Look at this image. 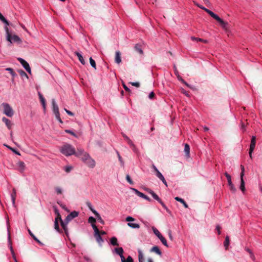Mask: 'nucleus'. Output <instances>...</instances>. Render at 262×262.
Wrapping results in <instances>:
<instances>
[{"instance_id": "1", "label": "nucleus", "mask_w": 262, "mask_h": 262, "mask_svg": "<svg viewBox=\"0 0 262 262\" xmlns=\"http://www.w3.org/2000/svg\"><path fill=\"white\" fill-rule=\"evenodd\" d=\"M194 4L200 8L204 10L205 12H206L210 16H211L212 18H213L214 19H215L216 21H217L220 25H221L222 27L227 30L228 29V23L227 22H226L224 21L222 19H221L217 15L213 13L212 11H210V10L205 8L202 5H199L198 3H197L195 2H193Z\"/></svg>"}, {"instance_id": "2", "label": "nucleus", "mask_w": 262, "mask_h": 262, "mask_svg": "<svg viewBox=\"0 0 262 262\" xmlns=\"http://www.w3.org/2000/svg\"><path fill=\"white\" fill-rule=\"evenodd\" d=\"M194 4L200 8L204 10L205 12H206L210 16H211L212 18H213L214 19H215L216 21H217L220 25H221L222 27L227 30L228 29V23L227 22H226L224 21L222 19H221L217 15L213 13L212 11H210V10L205 8L202 5H199L198 3H197L195 2H193Z\"/></svg>"}, {"instance_id": "3", "label": "nucleus", "mask_w": 262, "mask_h": 262, "mask_svg": "<svg viewBox=\"0 0 262 262\" xmlns=\"http://www.w3.org/2000/svg\"><path fill=\"white\" fill-rule=\"evenodd\" d=\"M60 152L66 156H70L75 154V148L71 144H65L60 148Z\"/></svg>"}, {"instance_id": "4", "label": "nucleus", "mask_w": 262, "mask_h": 262, "mask_svg": "<svg viewBox=\"0 0 262 262\" xmlns=\"http://www.w3.org/2000/svg\"><path fill=\"white\" fill-rule=\"evenodd\" d=\"M5 30L6 33V39L9 42H10V43H12V41H13L14 42H16L19 43L22 42L21 39L20 38V37L18 36H17L16 35H14L12 36H11V35L9 32L8 26L5 27Z\"/></svg>"}, {"instance_id": "5", "label": "nucleus", "mask_w": 262, "mask_h": 262, "mask_svg": "<svg viewBox=\"0 0 262 262\" xmlns=\"http://www.w3.org/2000/svg\"><path fill=\"white\" fill-rule=\"evenodd\" d=\"M4 113L8 117H11L14 115V112L11 106L7 103H3Z\"/></svg>"}, {"instance_id": "6", "label": "nucleus", "mask_w": 262, "mask_h": 262, "mask_svg": "<svg viewBox=\"0 0 262 262\" xmlns=\"http://www.w3.org/2000/svg\"><path fill=\"white\" fill-rule=\"evenodd\" d=\"M92 228L95 232V236L97 242L101 246L102 243L103 242V239L100 235V231L96 225H93Z\"/></svg>"}, {"instance_id": "7", "label": "nucleus", "mask_w": 262, "mask_h": 262, "mask_svg": "<svg viewBox=\"0 0 262 262\" xmlns=\"http://www.w3.org/2000/svg\"><path fill=\"white\" fill-rule=\"evenodd\" d=\"M256 144V137L253 136L251 138V143L250 145L249 155L250 158H252V154Z\"/></svg>"}, {"instance_id": "8", "label": "nucleus", "mask_w": 262, "mask_h": 262, "mask_svg": "<svg viewBox=\"0 0 262 262\" xmlns=\"http://www.w3.org/2000/svg\"><path fill=\"white\" fill-rule=\"evenodd\" d=\"M17 60L19 61L24 68L27 71V72H28L29 73H31V68L29 63L25 60L20 57L18 58Z\"/></svg>"}, {"instance_id": "9", "label": "nucleus", "mask_w": 262, "mask_h": 262, "mask_svg": "<svg viewBox=\"0 0 262 262\" xmlns=\"http://www.w3.org/2000/svg\"><path fill=\"white\" fill-rule=\"evenodd\" d=\"M58 217H59V220L60 222V224H61V227L63 229L65 233L66 234H68V227H67V225H68V224L69 223V222H67V221L66 220L63 221L62 219H61V215H60V213L59 212H58Z\"/></svg>"}, {"instance_id": "10", "label": "nucleus", "mask_w": 262, "mask_h": 262, "mask_svg": "<svg viewBox=\"0 0 262 262\" xmlns=\"http://www.w3.org/2000/svg\"><path fill=\"white\" fill-rule=\"evenodd\" d=\"M78 215V212H77L76 211H72L68 215V216L66 217V218L64 220H66L67 221V222H69L72 219L77 217Z\"/></svg>"}, {"instance_id": "11", "label": "nucleus", "mask_w": 262, "mask_h": 262, "mask_svg": "<svg viewBox=\"0 0 262 262\" xmlns=\"http://www.w3.org/2000/svg\"><path fill=\"white\" fill-rule=\"evenodd\" d=\"M85 164L91 168H93L95 167L96 162L95 161L92 159L91 157L90 158L86 161Z\"/></svg>"}, {"instance_id": "12", "label": "nucleus", "mask_w": 262, "mask_h": 262, "mask_svg": "<svg viewBox=\"0 0 262 262\" xmlns=\"http://www.w3.org/2000/svg\"><path fill=\"white\" fill-rule=\"evenodd\" d=\"M113 252H115L117 254L119 255L120 257L121 260L124 259L123 249L121 247L116 248L114 249Z\"/></svg>"}, {"instance_id": "13", "label": "nucleus", "mask_w": 262, "mask_h": 262, "mask_svg": "<svg viewBox=\"0 0 262 262\" xmlns=\"http://www.w3.org/2000/svg\"><path fill=\"white\" fill-rule=\"evenodd\" d=\"M55 212L57 214V217H56L55 222H54V228L58 232H60L61 231L59 228V224H58V220L59 217H58V210L57 209L55 210Z\"/></svg>"}, {"instance_id": "14", "label": "nucleus", "mask_w": 262, "mask_h": 262, "mask_svg": "<svg viewBox=\"0 0 262 262\" xmlns=\"http://www.w3.org/2000/svg\"><path fill=\"white\" fill-rule=\"evenodd\" d=\"M85 152L83 149L81 148H77V151H76L75 150V154H73V155L78 158H80L84 154H85Z\"/></svg>"}, {"instance_id": "15", "label": "nucleus", "mask_w": 262, "mask_h": 262, "mask_svg": "<svg viewBox=\"0 0 262 262\" xmlns=\"http://www.w3.org/2000/svg\"><path fill=\"white\" fill-rule=\"evenodd\" d=\"M2 121L6 124V126L9 129L11 128L12 124L10 120L6 117H3L2 118Z\"/></svg>"}, {"instance_id": "16", "label": "nucleus", "mask_w": 262, "mask_h": 262, "mask_svg": "<svg viewBox=\"0 0 262 262\" xmlns=\"http://www.w3.org/2000/svg\"><path fill=\"white\" fill-rule=\"evenodd\" d=\"M75 55H76L77 57L78 58V59L79 60V61L81 62V64H82L83 65H84L85 62V61H84V59L83 58V57H82V55L79 53V52H75L74 53Z\"/></svg>"}, {"instance_id": "17", "label": "nucleus", "mask_w": 262, "mask_h": 262, "mask_svg": "<svg viewBox=\"0 0 262 262\" xmlns=\"http://www.w3.org/2000/svg\"><path fill=\"white\" fill-rule=\"evenodd\" d=\"M156 176L159 179H160L162 182L163 183V184L166 186H167V182L166 181V180H165V178L164 177V176L162 175V174L160 172H158L157 173H156Z\"/></svg>"}, {"instance_id": "18", "label": "nucleus", "mask_w": 262, "mask_h": 262, "mask_svg": "<svg viewBox=\"0 0 262 262\" xmlns=\"http://www.w3.org/2000/svg\"><path fill=\"white\" fill-rule=\"evenodd\" d=\"M115 60L116 63L119 64L121 62L120 53L119 51H116L115 53Z\"/></svg>"}, {"instance_id": "19", "label": "nucleus", "mask_w": 262, "mask_h": 262, "mask_svg": "<svg viewBox=\"0 0 262 262\" xmlns=\"http://www.w3.org/2000/svg\"><path fill=\"white\" fill-rule=\"evenodd\" d=\"M53 112L54 113L59 112V108L57 104H56L55 99L52 100Z\"/></svg>"}, {"instance_id": "20", "label": "nucleus", "mask_w": 262, "mask_h": 262, "mask_svg": "<svg viewBox=\"0 0 262 262\" xmlns=\"http://www.w3.org/2000/svg\"><path fill=\"white\" fill-rule=\"evenodd\" d=\"M8 238H9V241L10 249L11 250V253H12V254L13 255V257L15 262H17V260H16V257L15 256L14 250H13L12 246V243H11V242L10 241V234L9 233V235H8Z\"/></svg>"}, {"instance_id": "21", "label": "nucleus", "mask_w": 262, "mask_h": 262, "mask_svg": "<svg viewBox=\"0 0 262 262\" xmlns=\"http://www.w3.org/2000/svg\"><path fill=\"white\" fill-rule=\"evenodd\" d=\"M16 196V190L15 188H13V192L11 194L12 202V204L13 205H14L15 203Z\"/></svg>"}, {"instance_id": "22", "label": "nucleus", "mask_w": 262, "mask_h": 262, "mask_svg": "<svg viewBox=\"0 0 262 262\" xmlns=\"http://www.w3.org/2000/svg\"><path fill=\"white\" fill-rule=\"evenodd\" d=\"M184 151L187 158L190 157V147L188 144H185Z\"/></svg>"}, {"instance_id": "23", "label": "nucleus", "mask_w": 262, "mask_h": 262, "mask_svg": "<svg viewBox=\"0 0 262 262\" xmlns=\"http://www.w3.org/2000/svg\"><path fill=\"white\" fill-rule=\"evenodd\" d=\"M90 155L86 152L82 155L80 158L81 160L85 163L87 160L90 158Z\"/></svg>"}, {"instance_id": "24", "label": "nucleus", "mask_w": 262, "mask_h": 262, "mask_svg": "<svg viewBox=\"0 0 262 262\" xmlns=\"http://www.w3.org/2000/svg\"><path fill=\"white\" fill-rule=\"evenodd\" d=\"M150 252H154L157 253V254L161 255L162 254V252L157 246H154L151 249Z\"/></svg>"}, {"instance_id": "25", "label": "nucleus", "mask_w": 262, "mask_h": 262, "mask_svg": "<svg viewBox=\"0 0 262 262\" xmlns=\"http://www.w3.org/2000/svg\"><path fill=\"white\" fill-rule=\"evenodd\" d=\"M174 199L176 201L182 203L183 204L184 206L185 207V208H187L188 207L187 204L185 202V201L183 199L179 198L178 196H176V197H175Z\"/></svg>"}, {"instance_id": "26", "label": "nucleus", "mask_w": 262, "mask_h": 262, "mask_svg": "<svg viewBox=\"0 0 262 262\" xmlns=\"http://www.w3.org/2000/svg\"><path fill=\"white\" fill-rule=\"evenodd\" d=\"M138 258L139 262H144L143 254L141 250H138Z\"/></svg>"}, {"instance_id": "27", "label": "nucleus", "mask_w": 262, "mask_h": 262, "mask_svg": "<svg viewBox=\"0 0 262 262\" xmlns=\"http://www.w3.org/2000/svg\"><path fill=\"white\" fill-rule=\"evenodd\" d=\"M110 243L113 246H118L117 239L116 237H113L110 239Z\"/></svg>"}, {"instance_id": "28", "label": "nucleus", "mask_w": 262, "mask_h": 262, "mask_svg": "<svg viewBox=\"0 0 262 262\" xmlns=\"http://www.w3.org/2000/svg\"><path fill=\"white\" fill-rule=\"evenodd\" d=\"M240 189L243 192H244L245 191V182L243 178H241V185L239 186Z\"/></svg>"}, {"instance_id": "29", "label": "nucleus", "mask_w": 262, "mask_h": 262, "mask_svg": "<svg viewBox=\"0 0 262 262\" xmlns=\"http://www.w3.org/2000/svg\"><path fill=\"white\" fill-rule=\"evenodd\" d=\"M0 20L5 24L6 26H9V21L4 17V16L0 13Z\"/></svg>"}, {"instance_id": "30", "label": "nucleus", "mask_w": 262, "mask_h": 262, "mask_svg": "<svg viewBox=\"0 0 262 262\" xmlns=\"http://www.w3.org/2000/svg\"><path fill=\"white\" fill-rule=\"evenodd\" d=\"M135 49L137 52H138L140 54H143V51L141 49V47L140 45L137 44L135 46Z\"/></svg>"}, {"instance_id": "31", "label": "nucleus", "mask_w": 262, "mask_h": 262, "mask_svg": "<svg viewBox=\"0 0 262 262\" xmlns=\"http://www.w3.org/2000/svg\"><path fill=\"white\" fill-rule=\"evenodd\" d=\"M132 190L135 192V193L138 195L139 196L144 198V196H145V194L143 193L142 192H141L140 191H138L137 189L135 188H132Z\"/></svg>"}, {"instance_id": "32", "label": "nucleus", "mask_w": 262, "mask_h": 262, "mask_svg": "<svg viewBox=\"0 0 262 262\" xmlns=\"http://www.w3.org/2000/svg\"><path fill=\"white\" fill-rule=\"evenodd\" d=\"M127 225L132 228L138 229L140 228V225L138 224H136V223H128L127 224Z\"/></svg>"}, {"instance_id": "33", "label": "nucleus", "mask_w": 262, "mask_h": 262, "mask_svg": "<svg viewBox=\"0 0 262 262\" xmlns=\"http://www.w3.org/2000/svg\"><path fill=\"white\" fill-rule=\"evenodd\" d=\"M229 243H230L229 236H226L225 241L224 242V246H225L226 249H227V248L229 246Z\"/></svg>"}, {"instance_id": "34", "label": "nucleus", "mask_w": 262, "mask_h": 262, "mask_svg": "<svg viewBox=\"0 0 262 262\" xmlns=\"http://www.w3.org/2000/svg\"><path fill=\"white\" fill-rule=\"evenodd\" d=\"M225 175L228 181V185L232 184V180H231V176L228 174L227 172L225 173Z\"/></svg>"}, {"instance_id": "35", "label": "nucleus", "mask_w": 262, "mask_h": 262, "mask_svg": "<svg viewBox=\"0 0 262 262\" xmlns=\"http://www.w3.org/2000/svg\"><path fill=\"white\" fill-rule=\"evenodd\" d=\"M18 167L20 168L21 171H23L25 169V163L23 161L18 162L17 164Z\"/></svg>"}, {"instance_id": "36", "label": "nucleus", "mask_w": 262, "mask_h": 262, "mask_svg": "<svg viewBox=\"0 0 262 262\" xmlns=\"http://www.w3.org/2000/svg\"><path fill=\"white\" fill-rule=\"evenodd\" d=\"M159 238L165 246L168 247L166 239L162 235L160 236Z\"/></svg>"}, {"instance_id": "37", "label": "nucleus", "mask_w": 262, "mask_h": 262, "mask_svg": "<svg viewBox=\"0 0 262 262\" xmlns=\"http://www.w3.org/2000/svg\"><path fill=\"white\" fill-rule=\"evenodd\" d=\"M151 196L153 197V198L154 199L157 200L159 203L162 202V200L158 196V195L156 193H155V192L152 193Z\"/></svg>"}, {"instance_id": "38", "label": "nucleus", "mask_w": 262, "mask_h": 262, "mask_svg": "<svg viewBox=\"0 0 262 262\" xmlns=\"http://www.w3.org/2000/svg\"><path fill=\"white\" fill-rule=\"evenodd\" d=\"M152 229L154 233L158 238H159L160 236H162L161 234L160 233V232L158 231L157 229H156L155 227H152Z\"/></svg>"}, {"instance_id": "39", "label": "nucleus", "mask_w": 262, "mask_h": 262, "mask_svg": "<svg viewBox=\"0 0 262 262\" xmlns=\"http://www.w3.org/2000/svg\"><path fill=\"white\" fill-rule=\"evenodd\" d=\"M126 141L127 142L128 144L130 145V146L133 148V150L134 151H136V147H135V146L134 144L132 142V141L129 139H128Z\"/></svg>"}, {"instance_id": "40", "label": "nucleus", "mask_w": 262, "mask_h": 262, "mask_svg": "<svg viewBox=\"0 0 262 262\" xmlns=\"http://www.w3.org/2000/svg\"><path fill=\"white\" fill-rule=\"evenodd\" d=\"M55 116V117L57 119V120L61 123H62L63 122L60 117V113H59V112H57V113H54Z\"/></svg>"}, {"instance_id": "41", "label": "nucleus", "mask_w": 262, "mask_h": 262, "mask_svg": "<svg viewBox=\"0 0 262 262\" xmlns=\"http://www.w3.org/2000/svg\"><path fill=\"white\" fill-rule=\"evenodd\" d=\"M90 62L91 66L93 68H95V69H96V65L95 61L92 57L90 58Z\"/></svg>"}, {"instance_id": "42", "label": "nucleus", "mask_w": 262, "mask_h": 262, "mask_svg": "<svg viewBox=\"0 0 262 262\" xmlns=\"http://www.w3.org/2000/svg\"><path fill=\"white\" fill-rule=\"evenodd\" d=\"M88 222L91 223L92 226L93 225H95V223L96 222V219L93 216H90L88 219Z\"/></svg>"}, {"instance_id": "43", "label": "nucleus", "mask_w": 262, "mask_h": 262, "mask_svg": "<svg viewBox=\"0 0 262 262\" xmlns=\"http://www.w3.org/2000/svg\"><path fill=\"white\" fill-rule=\"evenodd\" d=\"M29 233L30 235L32 237V238L36 241L37 243L42 244L41 243L36 237V236L31 232L30 230H28Z\"/></svg>"}, {"instance_id": "44", "label": "nucleus", "mask_w": 262, "mask_h": 262, "mask_svg": "<svg viewBox=\"0 0 262 262\" xmlns=\"http://www.w3.org/2000/svg\"><path fill=\"white\" fill-rule=\"evenodd\" d=\"M55 191L57 194H61L62 193V189L59 187H56L55 188Z\"/></svg>"}, {"instance_id": "45", "label": "nucleus", "mask_w": 262, "mask_h": 262, "mask_svg": "<svg viewBox=\"0 0 262 262\" xmlns=\"http://www.w3.org/2000/svg\"><path fill=\"white\" fill-rule=\"evenodd\" d=\"M229 187H230V190L233 192V193H235L236 191V189L235 188V187L234 186V184H232L231 185H229Z\"/></svg>"}, {"instance_id": "46", "label": "nucleus", "mask_w": 262, "mask_h": 262, "mask_svg": "<svg viewBox=\"0 0 262 262\" xmlns=\"http://www.w3.org/2000/svg\"><path fill=\"white\" fill-rule=\"evenodd\" d=\"M124 262H134V260L130 256H128L126 259L124 257Z\"/></svg>"}, {"instance_id": "47", "label": "nucleus", "mask_w": 262, "mask_h": 262, "mask_svg": "<svg viewBox=\"0 0 262 262\" xmlns=\"http://www.w3.org/2000/svg\"><path fill=\"white\" fill-rule=\"evenodd\" d=\"M98 221L102 224H104V221L102 219L101 217L100 216V214L99 213H97V215L96 216Z\"/></svg>"}, {"instance_id": "48", "label": "nucleus", "mask_w": 262, "mask_h": 262, "mask_svg": "<svg viewBox=\"0 0 262 262\" xmlns=\"http://www.w3.org/2000/svg\"><path fill=\"white\" fill-rule=\"evenodd\" d=\"M241 172L240 174V178H244L245 168H244V166H243V165H241Z\"/></svg>"}, {"instance_id": "49", "label": "nucleus", "mask_w": 262, "mask_h": 262, "mask_svg": "<svg viewBox=\"0 0 262 262\" xmlns=\"http://www.w3.org/2000/svg\"><path fill=\"white\" fill-rule=\"evenodd\" d=\"M126 179L127 180V181L130 184H133V182L132 181L130 177H129V176L128 174L126 175Z\"/></svg>"}, {"instance_id": "50", "label": "nucleus", "mask_w": 262, "mask_h": 262, "mask_svg": "<svg viewBox=\"0 0 262 262\" xmlns=\"http://www.w3.org/2000/svg\"><path fill=\"white\" fill-rule=\"evenodd\" d=\"M18 73L21 76H26L28 77L27 74L22 70H20L18 71Z\"/></svg>"}, {"instance_id": "51", "label": "nucleus", "mask_w": 262, "mask_h": 262, "mask_svg": "<svg viewBox=\"0 0 262 262\" xmlns=\"http://www.w3.org/2000/svg\"><path fill=\"white\" fill-rule=\"evenodd\" d=\"M117 155H118V159H119V161H120L121 164L122 166H123L124 165V162L122 160V158L121 157L120 155H119V152H117Z\"/></svg>"}, {"instance_id": "52", "label": "nucleus", "mask_w": 262, "mask_h": 262, "mask_svg": "<svg viewBox=\"0 0 262 262\" xmlns=\"http://www.w3.org/2000/svg\"><path fill=\"white\" fill-rule=\"evenodd\" d=\"M38 96L41 102L46 101L45 99L43 98V96L41 94L40 92H38Z\"/></svg>"}, {"instance_id": "53", "label": "nucleus", "mask_w": 262, "mask_h": 262, "mask_svg": "<svg viewBox=\"0 0 262 262\" xmlns=\"http://www.w3.org/2000/svg\"><path fill=\"white\" fill-rule=\"evenodd\" d=\"M65 132L67 133H69V134H70L71 135H72V136H74V137H76V134L73 132H72V130H69V129H66L65 130Z\"/></svg>"}, {"instance_id": "54", "label": "nucleus", "mask_w": 262, "mask_h": 262, "mask_svg": "<svg viewBox=\"0 0 262 262\" xmlns=\"http://www.w3.org/2000/svg\"><path fill=\"white\" fill-rule=\"evenodd\" d=\"M126 221L127 222H132L135 221V219L132 216H128L126 218Z\"/></svg>"}, {"instance_id": "55", "label": "nucleus", "mask_w": 262, "mask_h": 262, "mask_svg": "<svg viewBox=\"0 0 262 262\" xmlns=\"http://www.w3.org/2000/svg\"><path fill=\"white\" fill-rule=\"evenodd\" d=\"M133 86H135L136 87H139L140 86V83L138 82H133L130 83Z\"/></svg>"}, {"instance_id": "56", "label": "nucleus", "mask_w": 262, "mask_h": 262, "mask_svg": "<svg viewBox=\"0 0 262 262\" xmlns=\"http://www.w3.org/2000/svg\"><path fill=\"white\" fill-rule=\"evenodd\" d=\"M154 97H155V93H154V92H150L148 95V98L150 99H152L154 98Z\"/></svg>"}, {"instance_id": "57", "label": "nucleus", "mask_w": 262, "mask_h": 262, "mask_svg": "<svg viewBox=\"0 0 262 262\" xmlns=\"http://www.w3.org/2000/svg\"><path fill=\"white\" fill-rule=\"evenodd\" d=\"M72 169L71 166H66L64 168V170L67 172H69Z\"/></svg>"}, {"instance_id": "58", "label": "nucleus", "mask_w": 262, "mask_h": 262, "mask_svg": "<svg viewBox=\"0 0 262 262\" xmlns=\"http://www.w3.org/2000/svg\"><path fill=\"white\" fill-rule=\"evenodd\" d=\"M10 150H12L15 154H16L17 155H19V156L20 155V152L19 151H18L17 150H16V149H14L13 148H10Z\"/></svg>"}, {"instance_id": "59", "label": "nucleus", "mask_w": 262, "mask_h": 262, "mask_svg": "<svg viewBox=\"0 0 262 262\" xmlns=\"http://www.w3.org/2000/svg\"><path fill=\"white\" fill-rule=\"evenodd\" d=\"M182 93L185 94L186 96L187 97H189V93L188 92H187L186 91H185V90L183 89L182 91Z\"/></svg>"}, {"instance_id": "60", "label": "nucleus", "mask_w": 262, "mask_h": 262, "mask_svg": "<svg viewBox=\"0 0 262 262\" xmlns=\"http://www.w3.org/2000/svg\"><path fill=\"white\" fill-rule=\"evenodd\" d=\"M145 190L148 192L149 193V194H150L151 195L152 194V193H153L154 191H152V190L149 189V188H145Z\"/></svg>"}, {"instance_id": "61", "label": "nucleus", "mask_w": 262, "mask_h": 262, "mask_svg": "<svg viewBox=\"0 0 262 262\" xmlns=\"http://www.w3.org/2000/svg\"><path fill=\"white\" fill-rule=\"evenodd\" d=\"M221 227L219 225L216 226V229L217 230L218 234H221Z\"/></svg>"}, {"instance_id": "62", "label": "nucleus", "mask_w": 262, "mask_h": 262, "mask_svg": "<svg viewBox=\"0 0 262 262\" xmlns=\"http://www.w3.org/2000/svg\"><path fill=\"white\" fill-rule=\"evenodd\" d=\"M84 260L86 261V262H91L92 261V260L90 258L88 257H86V256H85L84 257Z\"/></svg>"}, {"instance_id": "63", "label": "nucleus", "mask_w": 262, "mask_h": 262, "mask_svg": "<svg viewBox=\"0 0 262 262\" xmlns=\"http://www.w3.org/2000/svg\"><path fill=\"white\" fill-rule=\"evenodd\" d=\"M41 104L42 105V107L44 109V111H46V101H43V102H41Z\"/></svg>"}, {"instance_id": "64", "label": "nucleus", "mask_w": 262, "mask_h": 262, "mask_svg": "<svg viewBox=\"0 0 262 262\" xmlns=\"http://www.w3.org/2000/svg\"><path fill=\"white\" fill-rule=\"evenodd\" d=\"M143 199L149 201V202H150L151 201V199L148 196L146 195L145 194V196H144Z\"/></svg>"}]
</instances>
